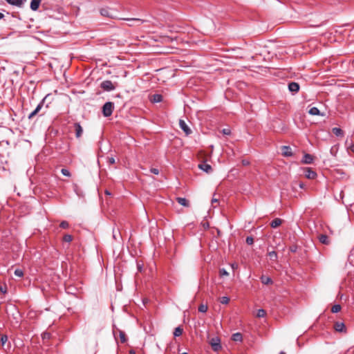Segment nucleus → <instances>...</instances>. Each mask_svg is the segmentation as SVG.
Here are the masks:
<instances>
[{"label": "nucleus", "instance_id": "nucleus-28", "mask_svg": "<svg viewBox=\"0 0 354 354\" xmlns=\"http://www.w3.org/2000/svg\"><path fill=\"white\" fill-rule=\"evenodd\" d=\"M208 309V307L207 305H205L203 304H201L199 306H198V311L201 312V313H206L207 310Z\"/></svg>", "mask_w": 354, "mask_h": 354}, {"label": "nucleus", "instance_id": "nucleus-29", "mask_svg": "<svg viewBox=\"0 0 354 354\" xmlns=\"http://www.w3.org/2000/svg\"><path fill=\"white\" fill-rule=\"evenodd\" d=\"M63 241L64 242L70 243L73 241V236L70 234H65L63 236Z\"/></svg>", "mask_w": 354, "mask_h": 354}, {"label": "nucleus", "instance_id": "nucleus-19", "mask_svg": "<svg viewBox=\"0 0 354 354\" xmlns=\"http://www.w3.org/2000/svg\"><path fill=\"white\" fill-rule=\"evenodd\" d=\"M43 106V103L42 102H40L37 106L36 107V109L29 115L28 116V118L29 119H31L41 109Z\"/></svg>", "mask_w": 354, "mask_h": 354}, {"label": "nucleus", "instance_id": "nucleus-6", "mask_svg": "<svg viewBox=\"0 0 354 354\" xmlns=\"http://www.w3.org/2000/svg\"><path fill=\"white\" fill-rule=\"evenodd\" d=\"M179 125L180 129L188 136L192 133V130L189 128L186 122L183 120H180Z\"/></svg>", "mask_w": 354, "mask_h": 354}, {"label": "nucleus", "instance_id": "nucleus-14", "mask_svg": "<svg viewBox=\"0 0 354 354\" xmlns=\"http://www.w3.org/2000/svg\"><path fill=\"white\" fill-rule=\"evenodd\" d=\"M318 239H319V242L322 243V244L329 245V243H330L329 238L326 234H320L318 236Z\"/></svg>", "mask_w": 354, "mask_h": 354}, {"label": "nucleus", "instance_id": "nucleus-24", "mask_svg": "<svg viewBox=\"0 0 354 354\" xmlns=\"http://www.w3.org/2000/svg\"><path fill=\"white\" fill-rule=\"evenodd\" d=\"M183 333V328L181 326H178L174 330V336L179 337V336L182 335Z\"/></svg>", "mask_w": 354, "mask_h": 354}, {"label": "nucleus", "instance_id": "nucleus-3", "mask_svg": "<svg viewBox=\"0 0 354 354\" xmlns=\"http://www.w3.org/2000/svg\"><path fill=\"white\" fill-rule=\"evenodd\" d=\"M210 345L214 351L221 349V340L218 337H213L210 340Z\"/></svg>", "mask_w": 354, "mask_h": 354}, {"label": "nucleus", "instance_id": "nucleus-33", "mask_svg": "<svg viewBox=\"0 0 354 354\" xmlns=\"http://www.w3.org/2000/svg\"><path fill=\"white\" fill-rule=\"evenodd\" d=\"M59 227L63 229H67L69 227V224L66 221H63L60 223Z\"/></svg>", "mask_w": 354, "mask_h": 354}, {"label": "nucleus", "instance_id": "nucleus-27", "mask_svg": "<svg viewBox=\"0 0 354 354\" xmlns=\"http://www.w3.org/2000/svg\"><path fill=\"white\" fill-rule=\"evenodd\" d=\"M341 306L339 304L334 305L331 308V312L333 313H337L341 310Z\"/></svg>", "mask_w": 354, "mask_h": 354}, {"label": "nucleus", "instance_id": "nucleus-5", "mask_svg": "<svg viewBox=\"0 0 354 354\" xmlns=\"http://www.w3.org/2000/svg\"><path fill=\"white\" fill-rule=\"evenodd\" d=\"M334 328L337 332L346 333V328L343 322H337L334 324Z\"/></svg>", "mask_w": 354, "mask_h": 354}, {"label": "nucleus", "instance_id": "nucleus-36", "mask_svg": "<svg viewBox=\"0 0 354 354\" xmlns=\"http://www.w3.org/2000/svg\"><path fill=\"white\" fill-rule=\"evenodd\" d=\"M61 173L65 176H68V177L71 176V173L67 169H64V168L62 169Z\"/></svg>", "mask_w": 354, "mask_h": 354}, {"label": "nucleus", "instance_id": "nucleus-49", "mask_svg": "<svg viewBox=\"0 0 354 354\" xmlns=\"http://www.w3.org/2000/svg\"><path fill=\"white\" fill-rule=\"evenodd\" d=\"M4 18V15L0 12V19H2Z\"/></svg>", "mask_w": 354, "mask_h": 354}, {"label": "nucleus", "instance_id": "nucleus-37", "mask_svg": "<svg viewBox=\"0 0 354 354\" xmlns=\"http://www.w3.org/2000/svg\"><path fill=\"white\" fill-rule=\"evenodd\" d=\"M43 339H49L51 337V334L48 332H44L41 335Z\"/></svg>", "mask_w": 354, "mask_h": 354}, {"label": "nucleus", "instance_id": "nucleus-26", "mask_svg": "<svg viewBox=\"0 0 354 354\" xmlns=\"http://www.w3.org/2000/svg\"><path fill=\"white\" fill-rule=\"evenodd\" d=\"M124 19L129 21L137 22L139 24H143L145 22L144 20L140 19H138V18H127V19Z\"/></svg>", "mask_w": 354, "mask_h": 354}, {"label": "nucleus", "instance_id": "nucleus-18", "mask_svg": "<svg viewBox=\"0 0 354 354\" xmlns=\"http://www.w3.org/2000/svg\"><path fill=\"white\" fill-rule=\"evenodd\" d=\"M261 281L265 285L272 284V280L270 277L262 275L261 277Z\"/></svg>", "mask_w": 354, "mask_h": 354}, {"label": "nucleus", "instance_id": "nucleus-38", "mask_svg": "<svg viewBox=\"0 0 354 354\" xmlns=\"http://www.w3.org/2000/svg\"><path fill=\"white\" fill-rule=\"evenodd\" d=\"M245 242L248 245H252L254 243V239L252 236H248L246 238Z\"/></svg>", "mask_w": 354, "mask_h": 354}, {"label": "nucleus", "instance_id": "nucleus-30", "mask_svg": "<svg viewBox=\"0 0 354 354\" xmlns=\"http://www.w3.org/2000/svg\"><path fill=\"white\" fill-rule=\"evenodd\" d=\"M14 273L17 277H22L24 276V271L19 268L16 269Z\"/></svg>", "mask_w": 354, "mask_h": 354}, {"label": "nucleus", "instance_id": "nucleus-23", "mask_svg": "<svg viewBox=\"0 0 354 354\" xmlns=\"http://www.w3.org/2000/svg\"><path fill=\"white\" fill-rule=\"evenodd\" d=\"M308 113H309V114H310L312 115H321L319 110L315 106L310 108L308 111Z\"/></svg>", "mask_w": 354, "mask_h": 354}, {"label": "nucleus", "instance_id": "nucleus-53", "mask_svg": "<svg viewBox=\"0 0 354 354\" xmlns=\"http://www.w3.org/2000/svg\"><path fill=\"white\" fill-rule=\"evenodd\" d=\"M138 269H139V270H140V269H141V266H138Z\"/></svg>", "mask_w": 354, "mask_h": 354}, {"label": "nucleus", "instance_id": "nucleus-7", "mask_svg": "<svg viewBox=\"0 0 354 354\" xmlns=\"http://www.w3.org/2000/svg\"><path fill=\"white\" fill-rule=\"evenodd\" d=\"M113 333H114V336L115 338H117L116 335H117V333H118L121 343L124 344L127 341L126 334L124 331H122L120 329H117L116 331H115V330L113 331Z\"/></svg>", "mask_w": 354, "mask_h": 354}, {"label": "nucleus", "instance_id": "nucleus-8", "mask_svg": "<svg viewBox=\"0 0 354 354\" xmlns=\"http://www.w3.org/2000/svg\"><path fill=\"white\" fill-rule=\"evenodd\" d=\"M74 129L75 131V136L77 138H80L83 133V129L79 122L74 123Z\"/></svg>", "mask_w": 354, "mask_h": 354}, {"label": "nucleus", "instance_id": "nucleus-12", "mask_svg": "<svg viewBox=\"0 0 354 354\" xmlns=\"http://www.w3.org/2000/svg\"><path fill=\"white\" fill-rule=\"evenodd\" d=\"M288 89L292 93H297L299 90V85L297 82H290L288 84Z\"/></svg>", "mask_w": 354, "mask_h": 354}, {"label": "nucleus", "instance_id": "nucleus-31", "mask_svg": "<svg viewBox=\"0 0 354 354\" xmlns=\"http://www.w3.org/2000/svg\"><path fill=\"white\" fill-rule=\"evenodd\" d=\"M266 313L263 309H259L257 311V316L258 317H263L266 316Z\"/></svg>", "mask_w": 354, "mask_h": 354}, {"label": "nucleus", "instance_id": "nucleus-40", "mask_svg": "<svg viewBox=\"0 0 354 354\" xmlns=\"http://www.w3.org/2000/svg\"><path fill=\"white\" fill-rule=\"evenodd\" d=\"M107 162L110 165H113L115 162V158L113 157H108Z\"/></svg>", "mask_w": 354, "mask_h": 354}, {"label": "nucleus", "instance_id": "nucleus-21", "mask_svg": "<svg viewBox=\"0 0 354 354\" xmlns=\"http://www.w3.org/2000/svg\"><path fill=\"white\" fill-rule=\"evenodd\" d=\"M232 339L234 342H242L243 336L240 333H236L232 335Z\"/></svg>", "mask_w": 354, "mask_h": 354}, {"label": "nucleus", "instance_id": "nucleus-54", "mask_svg": "<svg viewBox=\"0 0 354 354\" xmlns=\"http://www.w3.org/2000/svg\"><path fill=\"white\" fill-rule=\"evenodd\" d=\"M106 194H110L109 192H108L107 191H106Z\"/></svg>", "mask_w": 354, "mask_h": 354}, {"label": "nucleus", "instance_id": "nucleus-25", "mask_svg": "<svg viewBox=\"0 0 354 354\" xmlns=\"http://www.w3.org/2000/svg\"><path fill=\"white\" fill-rule=\"evenodd\" d=\"M333 133L337 136H342L344 135L343 131L340 128L337 127L333 129Z\"/></svg>", "mask_w": 354, "mask_h": 354}, {"label": "nucleus", "instance_id": "nucleus-10", "mask_svg": "<svg viewBox=\"0 0 354 354\" xmlns=\"http://www.w3.org/2000/svg\"><path fill=\"white\" fill-rule=\"evenodd\" d=\"M198 167L205 171L206 173H210L212 171V168L210 165L206 163L205 162H203L198 165Z\"/></svg>", "mask_w": 354, "mask_h": 354}, {"label": "nucleus", "instance_id": "nucleus-43", "mask_svg": "<svg viewBox=\"0 0 354 354\" xmlns=\"http://www.w3.org/2000/svg\"><path fill=\"white\" fill-rule=\"evenodd\" d=\"M150 171L153 174H156V175H158L159 174V169H157V168H151L150 169Z\"/></svg>", "mask_w": 354, "mask_h": 354}, {"label": "nucleus", "instance_id": "nucleus-9", "mask_svg": "<svg viewBox=\"0 0 354 354\" xmlns=\"http://www.w3.org/2000/svg\"><path fill=\"white\" fill-rule=\"evenodd\" d=\"M282 155L286 157H290L293 155L291 148L289 146H282Z\"/></svg>", "mask_w": 354, "mask_h": 354}, {"label": "nucleus", "instance_id": "nucleus-35", "mask_svg": "<svg viewBox=\"0 0 354 354\" xmlns=\"http://www.w3.org/2000/svg\"><path fill=\"white\" fill-rule=\"evenodd\" d=\"M230 301V298L227 297H222L220 299V302L223 304H227Z\"/></svg>", "mask_w": 354, "mask_h": 354}, {"label": "nucleus", "instance_id": "nucleus-50", "mask_svg": "<svg viewBox=\"0 0 354 354\" xmlns=\"http://www.w3.org/2000/svg\"><path fill=\"white\" fill-rule=\"evenodd\" d=\"M279 354H286V353L283 351H281Z\"/></svg>", "mask_w": 354, "mask_h": 354}, {"label": "nucleus", "instance_id": "nucleus-4", "mask_svg": "<svg viewBox=\"0 0 354 354\" xmlns=\"http://www.w3.org/2000/svg\"><path fill=\"white\" fill-rule=\"evenodd\" d=\"M304 171L305 177L308 179H315L317 176V173L310 167L304 168Z\"/></svg>", "mask_w": 354, "mask_h": 354}, {"label": "nucleus", "instance_id": "nucleus-55", "mask_svg": "<svg viewBox=\"0 0 354 354\" xmlns=\"http://www.w3.org/2000/svg\"><path fill=\"white\" fill-rule=\"evenodd\" d=\"M232 268H235V266L234 264L232 265Z\"/></svg>", "mask_w": 354, "mask_h": 354}, {"label": "nucleus", "instance_id": "nucleus-47", "mask_svg": "<svg viewBox=\"0 0 354 354\" xmlns=\"http://www.w3.org/2000/svg\"><path fill=\"white\" fill-rule=\"evenodd\" d=\"M217 202H218V200L216 198H212V203H217Z\"/></svg>", "mask_w": 354, "mask_h": 354}, {"label": "nucleus", "instance_id": "nucleus-39", "mask_svg": "<svg viewBox=\"0 0 354 354\" xmlns=\"http://www.w3.org/2000/svg\"><path fill=\"white\" fill-rule=\"evenodd\" d=\"M219 273L221 277L227 276L229 274L228 272L224 268L220 269Z\"/></svg>", "mask_w": 354, "mask_h": 354}, {"label": "nucleus", "instance_id": "nucleus-34", "mask_svg": "<svg viewBox=\"0 0 354 354\" xmlns=\"http://www.w3.org/2000/svg\"><path fill=\"white\" fill-rule=\"evenodd\" d=\"M100 12L101 15H102L104 17H109V10L107 9H106V8L100 9Z\"/></svg>", "mask_w": 354, "mask_h": 354}, {"label": "nucleus", "instance_id": "nucleus-56", "mask_svg": "<svg viewBox=\"0 0 354 354\" xmlns=\"http://www.w3.org/2000/svg\"><path fill=\"white\" fill-rule=\"evenodd\" d=\"M181 354H188V353H186V352H184V353H181Z\"/></svg>", "mask_w": 354, "mask_h": 354}, {"label": "nucleus", "instance_id": "nucleus-57", "mask_svg": "<svg viewBox=\"0 0 354 354\" xmlns=\"http://www.w3.org/2000/svg\"><path fill=\"white\" fill-rule=\"evenodd\" d=\"M130 353H131V354H134V352H131Z\"/></svg>", "mask_w": 354, "mask_h": 354}, {"label": "nucleus", "instance_id": "nucleus-1", "mask_svg": "<svg viewBox=\"0 0 354 354\" xmlns=\"http://www.w3.org/2000/svg\"><path fill=\"white\" fill-rule=\"evenodd\" d=\"M113 103L111 102H106L102 106V114L104 117H109L112 115L113 111Z\"/></svg>", "mask_w": 354, "mask_h": 354}, {"label": "nucleus", "instance_id": "nucleus-44", "mask_svg": "<svg viewBox=\"0 0 354 354\" xmlns=\"http://www.w3.org/2000/svg\"><path fill=\"white\" fill-rule=\"evenodd\" d=\"M242 164H243V165L246 166V165H248L250 164V162L248 160H242Z\"/></svg>", "mask_w": 354, "mask_h": 354}, {"label": "nucleus", "instance_id": "nucleus-48", "mask_svg": "<svg viewBox=\"0 0 354 354\" xmlns=\"http://www.w3.org/2000/svg\"><path fill=\"white\" fill-rule=\"evenodd\" d=\"M1 291L3 292V293H6V288H3L2 287H1Z\"/></svg>", "mask_w": 354, "mask_h": 354}, {"label": "nucleus", "instance_id": "nucleus-22", "mask_svg": "<svg viewBox=\"0 0 354 354\" xmlns=\"http://www.w3.org/2000/svg\"><path fill=\"white\" fill-rule=\"evenodd\" d=\"M268 255L271 261H275V262L277 261L278 256H277V253L275 251L269 252Z\"/></svg>", "mask_w": 354, "mask_h": 354}, {"label": "nucleus", "instance_id": "nucleus-13", "mask_svg": "<svg viewBox=\"0 0 354 354\" xmlns=\"http://www.w3.org/2000/svg\"><path fill=\"white\" fill-rule=\"evenodd\" d=\"M7 3L12 6L21 7L26 0H6Z\"/></svg>", "mask_w": 354, "mask_h": 354}, {"label": "nucleus", "instance_id": "nucleus-11", "mask_svg": "<svg viewBox=\"0 0 354 354\" xmlns=\"http://www.w3.org/2000/svg\"><path fill=\"white\" fill-rule=\"evenodd\" d=\"M314 157L309 154V153H305L303 156L301 162L304 164H311L313 162Z\"/></svg>", "mask_w": 354, "mask_h": 354}, {"label": "nucleus", "instance_id": "nucleus-32", "mask_svg": "<svg viewBox=\"0 0 354 354\" xmlns=\"http://www.w3.org/2000/svg\"><path fill=\"white\" fill-rule=\"evenodd\" d=\"M0 341L2 345H4L8 341V336L6 335H0Z\"/></svg>", "mask_w": 354, "mask_h": 354}, {"label": "nucleus", "instance_id": "nucleus-46", "mask_svg": "<svg viewBox=\"0 0 354 354\" xmlns=\"http://www.w3.org/2000/svg\"><path fill=\"white\" fill-rule=\"evenodd\" d=\"M299 186L301 189H304L305 187V185L303 183H299Z\"/></svg>", "mask_w": 354, "mask_h": 354}, {"label": "nucleus", "instance_id": "nucleus-42", "mask_svg": "<svg viewBox=\"0 0 354 354\" xmlns=\"http://www.w3.org/2000/svg\"><path fill=\"white\" fill-rule=\"evenodd\" d=\"M222 133L224 134V135H230L231 133V131L230 129H223L222 130Z\"/></svg>", "mask_w": 354, "mask_h": 354}, {"label": "nucleus", "instance_id": "nucleus-52", "mask_svg": "<svg viewBox=\"0 0 354 354\" xmlns=\"http://www.w3.org/2000/svg\"><path fill=\"white\" fill-rule=\"evenodd\" d=\"M133 26V22H131V24H129V26Z\"/></svg>", "mask_w": 354, "mask_h": 354}, {"label": "nucleus", "instance_id": "nucleus-2", "mask_svg": "<svg viewBox=\"0 0 354 354\" xmlns=\"http://www.w3.org/2000/svg\"><path fill=\"white\" fill-rule=\"evenodd\" d=\"M100 87L105 91H111L115 88V85L111 80H104L100 84Z\"/></svg>", "mask_w": 354, "mask_h": 354}, {"label": "nucleus", "instance_id": "nucleus-15", "mask_svg": "<svg viewBox=\"0 0 354 354\" xmlns=\"http://www.w3.org/2000/svg\"><path fill=\"white\" fill-rule=\"evenodd\" d=\"M150 100L153 103L160 102L162 101V95L160 94H154L151 96Z\"/></svg>", "mask_w": 354, "mask_h": 354}, {"label": "nucleus", "instance_id": "nucleus-17", "mask_svg": "<svg viewBox=\"0 0 354 354\" xmlns=\"http://www.w3.org/2000/svg\"><path fill=\"white\" fill-rule=\"evenodd\" d=\"M41 0H31L30 8L35 11L38 9Z\"/></svg>", "mask_w": 354, "mask_h": 354}, {"label": "nucleus", "instance_id": "nucleus-16", "mask_svg": "<svg viewBox=\"0 0 354 354\" xmlns=\"http://www.w3.org/2000/svg\"><path fill=\"white\" fill-rule=\"evenodd\" d=\"M176 201L180 205H181L184 207L189 206V201L187 200L185 198L178 197V198H176Z\"/></svg>", "mask_w": 354, "mask_h": 354}, {"label": "nucleus", "instance_id": "nucleus-45", "mask_svg": "<svg viewBox=\"0 0 354 354\" xmlns=\"http://www.w3.org/2000/svg\"><path fill=\"white\" fill-rule=\"evenodd\" d=\"M349 149H350L352 152H354V144H352V145L349 147Z\"/></svg>", "mask_w": 354, "mask_h": 354}, {"label": "nucleus", "instance_id": "nucleus-41", "mask_svg": "<svg viewBox=\"0 0 354 354\" xmlns=\"http://www.w3.org/2000/svg\"><path fill=\"white\" fill-rule=\"evenodd\" d=\"M163 38H164V41L165 42H170L174 40V39L172 37H169V36H165Z\"/></svg>", "mask_w": 354, "mask_h": 354}, {"label": "nucleus", "instance_id": "nucleus-51", "mask_svg": "<svg viewBox=\"0 0 354 354\" xmlns=\"http://www.w3.org/2000/svg\"><path fill=\"white\" fill-rule=\"evenodd\" d=\"M133 26V22H131V24H129V26Z\"/></svg>", "mask_w": 354, "mask_h": 354}, {"label": "nucleus", "instance_id": "nucleus-20", "mask_svg": "<svg viewBox=\"0 0 354 354\" xmlns=\"http://www.w3.org/2000/svg\"><path fill=\"white\" fill-rule=\"evenodd\" d=\"M281 223H282L281 219L277 218H274L273 221H272V222L270 223V226L272 228H276V227H279V225H281Z\"/></svg>", "mask_w": 354, "mask_h": 354}]
</instances>
